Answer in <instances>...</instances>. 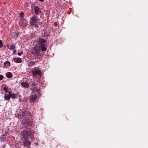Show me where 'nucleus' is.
<instances>
[{
  "mask_svg": "<svg viewBox=\"0 0 148 148\" xmlns=\"http://www.w3.org/2000/svg\"><path fill=\"white\" fill-rule=\"evenodd\" d=\"M41 50V48L37 45L32 49L31 52L34 56H38L40 55V53Z\"/></svg>",
  "mask_w": 148,
  "mask_h": 148,
  "instance_id": "obj_4",
  "label": "nucleus"
},
{
  "mask_svg": "<svg viewBox=\"0 0 148 148\" xmlns=\"http://www.w3.org/2000/svg\"><path fill=\"white\" fill-rule=\"evenodd\" d=\"M10 64L8 61L5 62L4 63V66L5 67H8L10 66Z\"/></svg>",
  "mask_w": 148,
  "mask_h": 148,
  "instance_id": "obj_14",
  "label": "nucleus"
},
{
  "mask_svg": "<svg viewBox=\"0 0 148 148\" xmlns=\"http://www.w3.org/2000/svg\"><path fill=\"white\" fill-rule=\"evenodd\" d=\"M3 76L2 75H0V80H2L3 79Z\"/></svg>",
  "mask_w": 148,
  "mask_h": 148,
  "instance_id": "obj_23",
  "label": "nucleus"
},
{
  "mask_svg": "<svg viewBox=\"0 0 148 148\" xmlns=\"http://www.w3.org/2000/svg\"><path fill=\"white\" fill-rule=\"evenodd\" d=\"M14 61L16 63H21L22 62L21 59L20 58H15L14 60Z\"/></svg>",
  "mask_w": 148,
  "mask_h": 148,
  "instance_id": "obj_13",
  "label": "nucleus"
},
{
  "mask_svg": "<svg viewBox=\"0 0 148 148\" xmlns=\"http://www.w3.org/2000/svg\"><path fill=\"white\" fill-rule=\"evenodd\" d=\"M34 11L35 13L37 15H38L41 12V10L37 6L35 7Z\"/></svg>",
  "mask_w": 148,
  "mask_h": 148,
  "instance_id": "obj_10",
  "label": "nucleus"
},
{
  "mask_svg": "<svg viewBox=\"0 0 148 148\" xmlns=\"http://www.w3.org/2000/svg\"><path fill=\"white\" fill-rule=\"evenodd\" d=\"M39 1H40L43 2V1H44V0H39Z\"/></svg>",
  "mask_w": 148,
  "mask_h": 148,
  "instance_id": "obj_28",
  "label": "nucleus"
},
{
  "mask_svg": "<svg viewBox=\"0 0 148 148\" xmlns=\"http://www.w3.org/2000/svg\"><path fill=\"white\" fill-rule=\"evenodd\" d=\"M34 62L31 61L28 62L27 63L28 65L29 66H33L34 64Z\"/></svg>",
  "mask_w": 148,
  "mask_h": 148,
  "instance_id": "obj_17",
  "label": "nucleus"
},
{
  "mask_svg": "<svg viewBox=\"0 0 148 148\" xmlns=\"http://www.w3.org/2000/svg\"><path fill=\"white\" fill-rule=\"evenodd\" d=\"M54 24L55 25V26H56V25L57 23H54Z\"/></svg>",
  "mask_w": 148,
  "mask_h": 148,
  "instance_id": "obj_29",
  "label": "nucleus"
},
{
  "mask_svg": "<svg viewBox=\"0 0 148 148\" xmlns=\"http://www.w3.org/2000/svg\"><path fill=\"white\" fill-rule=\"evenodd\" d=\"M28 113V112L27 111H22L20 114V118H23V119L26 121V122H24L23 124V126L26 128L29 127L30 125V124L28 122L29 119Z\"/></svg>",
  "mask_w": 148,
  "mask_h": 148,
  "instance_id": "obj_1",
  "label": "nucleus"
},
{
  "mask_svg": "<svg viewBox=\"0 0 148 148\" xmlns=\"http://www.w3.org/2000/svg\"><path fill=\"white\" fill-rule=\"evenodd\" d=\"M18 55H19V56H21V54L20 53H18Z\"/></svg>",
  "mask_w": 148,
  "mask_h": 148,
  "instance_id": "obj_27",
  "label": "nucleus"
},
{
  "mask_svg": "<svg viewBox=\"0 0 148 148\" xmlns=\"http://www.w3.org/2000/svg\"><path fill=\"white\" fill-rule=\"evenodd\" d=\"M20 23L22 26H24L27 25V22L26 20L23 18H21Z\"/></svg>",
  "mask_w": 148,
  "mask_h": 148,
  "instance_id": "obj_9",
  "label": "nucleus"
},
{
  "mask_svg": "<svg viewBox=\"0 0 148 148\" xmlns=\"http://www.w3.org/2000/svg\"><path fill=\"white\" fill-rule=\"evenodd\" d=\"M16 97V95L14 93H12L10 95V98L11 97L12 99L15 98Z\"/></svg>",
  "mask_w": 148,
  "mask_h": 148,
  "instance_id": "obj_20",
  "label": "nucleus"
},
{
  "mask_svg": "<svg viewBox=\"0 0 148 148\" xmlns=\"http://www.w3.org/2000/svg\"><path fill=\"white\" fill-rule=\"evenodd\" d=\"M21 85L25 88H27L29 87V85L27 82H23L21 83Z\"/></svg>",
  "mask_w": 148,
  "mask_h": 148,
  "instance_id": "obj_11",
  "label": "nucleus"
},
{
  "mask_svg": "<svg viewBox=\"0 0 148 148\" xmlns=\"http://www.w3.org/2000/svg\"><path fill=\"white\" fill-rule=\"evenodd\" d=\"M3 47V44L2 42V41L0 40V48H1Z\"/></svg>",
  "mask_w": 148,
  "mask_h": 148,
  "instance_id": "obj_22",
  "label": "nucleus"
},
{
  "mask_svg": "<svg viewBox=\"0 0 148 148\" xmlns=\"http://www.w3.org/2000/svg\"><path fill=\"white\" fill-rule=\"evenodd\" d=\"M39 94L36 93L35 92H32L29 99L30 101L32 102L35 101L37 98V95Z\"/></svg>",
  "mask_w": 148,
  "mask_h": 148,
  "instance_id": "obj_6",
  "label": "nucleus"
},
{
  "mask_svg": "<svg viewBox=\"0 0 148 148\" xmlns=\"http://www.w3.org/2000/svg\"><path fill=\"white\" fill-rule=\"evenodd\" d=\"M63 1H65L66 0H63Z\"/></svg>",
  "mask_w": 148,
  "mask_h": 148,
  "instance_id": "obj_30",
  "label": "nucleus"
},
{
  "mask_svg": "<svg viewBox=\"0 0 148 148\" xmlns=\"http://www.w3.org/2000/svg\"><path fill=\"white\" fill-rule=\"evenodd\" d=\"M7 47L10 50H13L15 48V45L12 44H11L10 45L8 44Z\"/></svg>",
  "mask_w": 148,
  "mask_h": 148,
  "instance_id": "obj_12",
  "label": "nucleus"
},
{
  "mask_svg": "<svg viewBox=\"0 0 148 148\" xmlns=\"http://www.w3.org/2000/svg\"><path fill=\"white\" fill-rule=\"evenodd\" d=\"M6 76L8 78L12 77V74L10 72H8L6 74Z\"/></svg>",
  "mask_w": 148,
  "mask_h": 148,
  "instance_id": "obj_19",
  "label": "nucleus"
},
{
  "mask_svg": "<svg viewBox=\"0 0 148 148\" xmlns=\"http://www.w3.org/2000/svg\"><path fill=\"white\" fill-rule=\"evenodd\" d=\"M47 41L46 40L41 38H39L38 39L37 46L40 47L42 51L47 50V48L45 47L47 44Z\"/></svg>",
  "mask_w": 148,
  "mask_h": 148,
  "instance_id": "obj_2",
  "label": "nucleus"
},
{
  "mask_svg": "<svg viewBox=\"0 0 148 148\" xmlns=\"http://www.w3.org/2000/svg\"><path fill=\"white\" fill-rule=\"evenodd\" d=\"M20 16L21 17H23V13L22 12H21L20 14Z\"/></svg>",
  "mask_w": 148,
  "mask_h": 148,
  "instance_id": "obj_25",
  "label": "nucleus"
},
{
  "mask_svg": "<svg viewBox=\"0 0 148 148\" xmlns=\"http://www.w3.org/2000/svg\"><path fill=\"white\" fill-rule=\"evenodd\" d=\"M3 90L5 91V92H8V88H7L6 87H5L3 88Z\"/></svg>",
  "mask_w": 148,
  "mask_h": 148,
  "instance_id": "obj_21",
  "label": "nucleus"
},
{
  "mask_svg": "<svg viewBox=\"0 0 148 148\" xmlns=\"http://www.w3.org/2000/svg\"><path fill=\"white\" fill-rule=\"evenodd\" d=\"M34 131L32 130H25L22 133L23 138L25 139L26 140L29 137H31V138H33L34 134Z\"/></svg>",
  "mask_w": 148,
  "mask_h": 148,
  "instance_id": "obj_3",
  "label": "nucleus"
},
{
  "mask_svg": "<svg viewBox=\"0 0 148 148\" xmlns=\"http://www.w3.org/2000/svg\"><path fill=\"white\" fill-rule=\"evenodd\" d=\"M39 21V18H38L37 16H34L31 18L30 21V23L31 26L35 25Z\"/></svg>",
  "mask_w": 148,
  "mask_h": 148,
  "instance_id": "obj_5",
  "label": "nucleus"
},
{
  "mask_svg": "<svg viewBox=\"0 0 148 148\" xmlns=\"http://www.w3.org/2000/svg\"><path fill=\"white\" fill-rule=\"evenodd\" d=\"M32 72L34 77H36L37 75L40 76L41 75V71L37 69H34L32 71Z\"/></svg>",
  "mask_w": 148,
  "mask_h": 148,
  "instance_id": "obj_7",
  "label": "nucleus"
},
{
  "mask_svg": "<svg viewBox=\"0 0 148 148\" xmlns=\"http://www.w3.org/2000/svg\"><path fill=\"white\" fill-rule=\"evenodd\" d=\"M32 87L33 89V92H35L37 94H40V91L39 89L36 87V85L34 83H33L32 85Z\"/></svg>",
  "mask_w": 148,
  "mask_h": 148,
  "instance_id": "obj_8",
  "label": "nucleus"
},
{
  "mask_svg": "<svg viewBox=\"0 0 148 148\" xmlns=\"http://www.w3.org/2000/svg\"><path fill=\"white\" fill-rule=\"evenodd\" d=\"M12 93H11V91H10L8 92V94L9 95H10V94H12Z\"/></svg>",
  "mask_w": 148,
  "mask_h": 148,
  "instance_id": "obj_26",
  "label": "nucleus"
},
{
  "mask_svg": "<svg viewBox=\"0 0 148 148\" xmlns=\"http://www.w3.org/2000/svg\"><path fill=\"white\" fill-rule=\"evenodd\" d=\"M24 144L25 145H31V142L28 140H26L24 142Z\"/></svg>",
  "mask_w": 148,
  "mask_h": 148,
  "instance_id": "obj_18",
  "label": "nucleus"
},
{
  "mask_svg": "<svg viewBox=\"0 0 148 148\" xmlns=\"http://www.w3.org/2000/svg\"><path fill=\"white\" fill-rule=\"evenodd\" d=\"M1 140L2 141H3L5 140L6 138V136L5 135H2L0 137Z\"/></svg>",
  "mask_w": 148,
  "mask_h": 148,
  "instance_id": "obj_16",
  "label": "nucleus"
},
{
  "mask_svg": "<svg viewBox=\"0 0 148 148\" xmlns=\"http://www.w3.org/2000/svg\"><path fill=\"white\" fill-rule=\"evenodd\" d=\"M4 98L5 100H8L10 99V95L8 94H6L5 95Z\"/></svg>",
  "mask_w": 148,
  "mask_h": 148,
  "instance_id": "obj_15",
  "label": "nucleus"
},
{
  "mask_svg": "<svg viewBox=\"0 0 148 148\" xmlns=\"http://www.w3.org/2000/svg\"><path fill=\"white\" fill-rule=\"evenodd\" d=\"M30 36L34 38L36 37L35 36V35L33 34H30Z\"/></svg>",
  "mask_w": 148,
  "mask_h": 148,
  "instance_id": "obj_24",
  "label": "nucleus"
}]
</instances>
